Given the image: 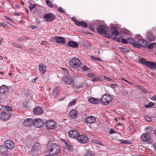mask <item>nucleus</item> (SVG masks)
<instances>
[{
	"label": "nucleus",
	"instance_id": "47",
	"mask_svg": "<svg viewBox=\"0 0 156 156\" xmlns=\"http://www.w3.org/2000/svg\"><path fill=\"white\" fill-rule=\"evenodd\" d=\"M58 11L60 12L64 13L65 12V11H64L62 8L61 7H59L58 9Z\"/></svg>",
	"mask_w": 156,
	"mask_h": 156
},
{
	"label": "nucleus",
	"instance_id": "48",
	"mask_svg": "<svg viewBox=\"0 0 156 156\" xmlns=\"http://www.w3.org/2000/svg\"><path fill=\"white\" fill-rule=\"evenodd\" d=\"M81 22H82V21L80 22V21H78V20H77L75 22V23L76 25L79 26H81Z\"/></svg>",
	"mask_w": 156,
	"mask_h": 156
},
{
	"label": "nucleus",
	"instance_id": "44",
	"mask_svg": "<svg viewBox=\"0 0 156 156\" xmlns=\"http://www.w3.org/2000/svg\"><path fill=\"white\" fill-rule=\"evenodd\" d=\"M81 24V26H82V27H83L86 28L87 27V24L85 23L84 21H82Z\"/></svg>",
	"mask_w": 156,
	"mask_h": 156
},
{
	"label": "nucleus",
	"instance_id": "6",
	"mask_svg": "<svg viewBox=\"0 0 156 156\" xmlns=\"http://www.w3.org/2000/svg\"><path fill=\"white\" fill-rule=\"evenodd\" d=\"M148 43L144 39H139L135 44V47L139 48L140 47H146L147 46Z\"/></svg>",
	"mask_w": 156,
	"mask_h": 156
},
{
	"label": "nucleus",
	"instance_id": "32",
	"mask_svg": "<svg viewBox=\"0 0 156 156\" xmlns=\"http://www.w3.org/2000/svg\"><path fill=\"white\" fill-rule=\"evenodd\" d=\"M156 45V44L155 43H153L150 44L148 46L147 48L149 49H151L153 48Z\"/></svg>",
	"mask_w": 156,
	"mask_h": 156
},
{
	"label": "nucleus",
	"instance_id": "61",
	"mask_svg": "<svg viewBox=\"0 0 156 156\" xmlns=\"http://www.w3.org/2000/svg\"><path fill=\"white\" fill-rule=\"evenodd\" d=\"M94 143L98 144H101V143L98 140H94Z\"/></svg>",
	"mask_w": 156,
	"mask_h": 156
},
{
	"label": "nucleus",
	"instance_id": "59",
	"mask_svg": "<svg viewBox=\"0 0 156 156\" xmlns=\"http://www.w3.org/2000/svg\"><path fill=\"white\" fill-rule=\"evenodd\" d=\"M141 91L145 93H148V91L146 90L145 89L144 87L143 88V89Z\"/></svg>",
	"mask_w": 156,
	"mask_h": 156
},
{
	"label": "nucleus",
	"instance_id": "27",
	"mask_svg": "<svg viewBox=\"0 0 156 156\" xmlns=\"http://www.w3.org/2000/svg\"><path fill=\"white\" fill-rule=\"evenodd\" d=\"M127 40L128 41V43L132 44L133 46L135 47V44H136V42H135V40L133 38L128 37L127 38Z\"/></svg>",
	"mask_w": 156,
	"mask_h": 156
},
{
	"label": "nucleus",
	"instance_id": "51",
	"mask_svg": "<svg viewBox=\"0 0 156 156\" xmlns=\"http://www.w3.org/2000/svg\"><path fill=\"white\" fill-rule=\"evenodd\" d=\"M48 44V42L47 41H43L41 43V45L43 46L45 44Z\"/></svg>",
	"mask_w": 156,
	"mask_h": 156
},
{
	"label": "nucleus",
	"instance_id": "19",
	"mask_svg": "<svg viewBox=\"0 0 156 156\" xmlns=\"http://www.w3.org/2000/svg\"><path fill=\"white\" fill-rule=\"evenodd\" d=\"M39 70L40 73L42 74H44L46 72L47 66L41 63L39 66Z\"/></svg>",
	"mask_w": 156,
	"mask_h": 156
},
{
	"label": "nucleus",
	"instance_id": "11",
	"mask_svg": "<svg viewBox=\"0 0 156 156\" xmlns=\"http://www.w3.org/2000/svg\"><path fill=\"white\" fill-rule=\"evenodd\" d=\"M44 124V122L41 119L36 118L34 120L33 125L37 128H40L43 126Z\"/></svg>",
	"mask_w": 156,
	"mask_h": 156
},
{
	"label": "nucleus",
	"instance_id": "58",
	"mask_svg": "<svg viewBox=\"0 0 156 156\" xmlns=\"http://www.w3.org/2000/svg\"><path fill=\"white\" fill-rule=\"evenodd\" d=\"M116 132L113 130L112 129H111L110 131V133L111 134H114Z\"/></svg>",
	"mask_w": 156,
	"mask_h": 156
},
{
	"label": "nucleus",
	"instance_id": "3",
	"mask_svg": "<svg viewBox=\"0 0 156 156\" xmlns=\"http://www.w3.org/2000/svg\"><path fill=\"white\" fill-rule=\"evenodd\" d=\"M112 98L111 96L106 94L104 95L101 98V102L102 104L107 105L111 102Z\"/></svg>",
	"mask_w": 156,
	"mask_h": 156
},
{
	"label": "nucleus",
	"instance_id": "40",
	"mask_svg": "<svg viewBox=\"0 0 156 156\" xmlns=\"http://www.w3.org/2000/svg\"><path fill=\"white\" fill-rule=\"evenodd\" d=\"M27 39V38L24 37H20L18 38V39L17 40V41L18 42H20L23 41H25Z\"/></svg>",
	"mask_w": 156,
	"mask_h": 156
},
{
	"label": "nucleus",
	"instance_id": "14",
	"mask_svg": "<svg viewBox=\"0 0 156 156\" xmlns=\"http://www.w3.org/2000/svg\"><path fill=\"white\" fill-rule=\"evenodd\" d=\"M151 138V136L149 133H144L141 137V140L142 141L149 142Z\"/></svg>",
	"mask_w": 156,
	"mask_h": 156
},
{
	"label": "nucleus",
	"instance_id": "25",
	"mask_svg": "<svg viewBox=\"0 0 156 156\" xmlns=\"http://www.w3.org/2000/svg\"><path fill=\"white\" fill-rule=\"evenodd\" d=\"M67 44L69 46L74 48H77L79 45L77 43L73 41H69Z\"/></svg>",
	"mask_w": 156,
	"mask_h": 156
},
{
	"label": "nucleus",
	"instance_id": "15",
	"mask_svg": "<svg viewBox=\"0 0 156 156\" xmlns=\"http://www.w3.org/2000/svg\"><path fill=\"white\" fill-rule=\"evenodd\" d=\"M5 145L8 150L9 149H12L14 147V143L10 140H6L5 142Z\"/></svg>",
	"mask_w": 156,
	"mask_h": 156
},
{
	"label": "nucleus",
	"instance_id": "36",
	"mask_svg": "<svg viewBox=\"0 0 156 156\" xmlns=\"http://www.w3.org/2000/svg\"><path fill=\"white\" fill-rule=\"evenodd\" d=\"M36 5L34 4H32V3L30 4V6H29L28 7L30 9V10L32 11L33 9L35 7Z\"/></svg>",
	"mask_w": 156,
	"mask_h": 156
},
{
	"label": "nucleus",
	"instance_id": "24",
	"mask_svg": "<svg viewBox=\"0 0 156 156\" xmlns=\"http://www.w3.org/2000/svg\"><path fill=\"white\" fill-rule=\"evenodd\" d=\"M8 152L7 148L5 146H0V155L5 154Z\"/></svg>",
	"mask_w": 156,
	"mask_h": 156
},
{
	"label": "nucleus",
	"instance_id": "7",
	"mask_svg": "<svg viewBox=\"0 0 156 156\" xmlns=\"http://www.w3.org/2000/svg\"><path fill=\"white\" fill-rule=\"evenodd\" d=\"M111 38L118 42L120 41V35L119 33L118 29H115L112 32L111 35Z\"/></svg>",
	"mask_w": 156,
	"mask_h": 156
},
{
	"label": "nucleus",
	"instance_id": "54",
	"mask_svg": "<svg viewBox=\"0 0 156 156\" xmlns=\"http://www.w3.org/2000/svg\"><path fill=\"white\" fill-rule=\"evenodd\" d=\"M146 121L148 122H150L151 121V119L149 117H147L145 118Z\"/></svg>",
	"mask_w": 156,
	"mask_h": 156
},
{
	"label": "nucleus",
	"instance_id": "29",
	"mask_svg": "<svg viewBox=\"0 0 156 156\" xmlns=\"http://www.w3.org/2000/svg\"><path fill=\"white\" fill-rule=\"evenodd\" d=\"M147 61L144 58H142L139 59V62L142 65L145 64L147 66Z\"/></svg>",
	"mask_w": 156,
	"mask_h": 156
},
{
	"label": "nucleus",
	"instance_id": "31",
	"mask_svg": "<svg viewBox=\"0 0 156 156\" xmlns=\"http://www.w3.org/2000/svg\"><path fill=\"white\" fill-rule=\"evenodd\" d=\"M2 107L5 110L7 111H11L12 108L10 106L3 105Z\"/></svg>",
	"mask_w": 156,
	"mask_h": 156
},
{
	"label": "nucleus",
	"instance_id": "37",
	"mask_svg": "<svg viewBox=\"0 0 156 156\" xmlns=\"http://www.w3.org/2000/svg\"><path fill=\"white\" fill-rule=\"evenodd\" d=\"M66 145L68 150H70V151H72L73 149V147L72 146L70 145L68 143H66Z\"/></svg>",
	"mask_w": 156,
	"mask_h": 156
},
{
	"label": "nucleus",
	"instance_id": "57",
	"mask_svg": "<svg viewBox=\"0 0 156 156\" xmlns=\"http://www.w3.org/2000/svg\"><path fill=\"white\" fill-rule=\"evenodd\" d=\"M111 87H113L114 88H115V87H118L117 85V84H111Z\"/></svg>",
	"mask_w": 156,
	"mask_h": 156
},
{
	"label": "nucleus",
	"instance_id": "60",
	"mask_svg": "<svg viewBox=\"0 0 156 156\" xmlns=\"http://www.w3.org/2000/svg\"><path fill=\"white\" fill-rule=\"evenodd\" d=\"M5 17L8 20L11 21H12V19L11 18H9V17L6 16H5Z\"/></svg>",
	"mask_w": 156,
	"mask_h": 156
},
{
	"label": "nucleus",
	"instance_id": "38",
	"mask_svg": "<svg viewBox=\"0 0 156 156\" xmlns=\"http://www.w3.org/2000/svg\"><path fill=\"white\" fill-rule=\"evenodd\" d=\"M46 4L48 5L51 8L53 7V5L49 0H47L46 1Z\"/></svg>",
	"mask_w": 156,
	"mask_h": 156
},
{
	"label": "nucleus",
	"instance_id": "34",
	"mask_svg": "<svg viewBox=\"0 0 156 156\" xmlns=\"http://www.w3.org/2000/svg\"><path fill=\"white\" fill-rule=\"evenodd\" d=\"M34 149L37 150L40 148V145L38 143L35 144L33 146Z\"/></svg>",
	"mask_w": 156,
	"mask_h": 156
},
{
	"label": "nucleus",
	"instance_id": "22",
	"mask_svg": "<svg viewBox=\"0 0 156 156\" xmlns=\"http://www.w3.org/2000/svg\"><path fill=\"white\" fill-rule=\"evenodd\" d=\"M9 90L8 87L5 85H3L0 87V93L5 94Z\"/></svg>",
	"mask_w": 156,
	"mask_h": 156
},
{
	"label": "nucleus",
	"instance_id": "62",
	"mask_svg": "<svg viewBox=\"0 0 156 156\" xmlns=\"http://www.w3.org/2000/svg\"><path fill=\"white\" fill-rule=\"evenodd\" d=\"M105 34H106V35L105 36V37H106V38H110V36L109 34H107V33Z\"/></svg>",
	"mask_w": 156,
	"mask_h": 156
},
{
	"label": "nucleus",
	"instance_id": "17",
	"mask_svg": "<svg viewBox=\"0 0 156 156\" xmlns=\"http://www.w3.org/2000/svg\"><path fill=\"white\" fill-rule=\"evenodd\" d=\"M78 115L77 112L75 110H72L69 113V116L72 119H74L76 118Z\"/></svg>",
	"mask_w": 156,
	"mask_h": 156
},
{
	"label": "nucleus",
	"instance_id": "63",
	"mask_svg": "<svg viewBox=\"0 0 156 156\" xmlns=\"http://www.w3.org/2000/svg\"><path fill=\"white\" fill-rule=\"evenodd\" d=\"M5 24L3 22L0 23V26H2L3 27H5Z\"/></svg>",
	"mask_w": 156,
	"mask_h": 156
},
{
	"label": "nucleus",
	"instance_id": "23",
	"mask_svg": "<svg viewBox=\"0 0 156 156\" xmlns=\"http://www.w3.org/2000/svg\"><path fill=\"white\" fill-rule=\"evenodd\" d=\"M147 66L151 69H156V63L154 62L148 61Z\"/></svg>",
	"mask_w": 156,
	"mask_h": 156
},
{
	"label": "nucleus",
	"instance_id": "21",
	"mask_svg": "<svg viewBox=\"0 0 156 156\" xmlns=\"http://www.w3.org/2000/svg\"><path fill=\"white\" fill-rule=\"evenodd\" d=\"M33 112L34 114L39 115L43 113V110L41 107H38L34 109Z\"/></svg>",
	"mask_w": 156,
	"mask_h": 156
},
{
	"label": "nucleus",
	"instance_id": "45",
	"mask_svg": "<svg viewBox=\"0 0 156 156\" xmlns=\"http://www.w3.org/2000/svg\"><path fill=\"white\" fill-rule=\"evenodd\" d=\"M12 44L13 45L14 47H16L17 48H20L22 49L23 46H20V45L17 44H15L14 43H12Z\"/></svg>",
	"mask_w": 156,
	"mask_h": 156
},
{
	"label": "nucleus",
	"instance_id": "26",
	"mask_svg": "<svg viewBox=\"0 0 156 156\" xmlns=\"http://www.w3.org/2000/svg\"><path fill=\"white\" fill-rule=\"evenodd\" d=\"M88 101L90 103L96 104H98L99 102V100L92 97L89 99Z\"/></svg>",
	"mask_w": 156,
	"mask_h": 156
},
{
	"label": "nucleus",
	"instance_id": "53",
	"mask_svg": "<svg viewBox=\"0 0 156 156\" xmlns=\"http://www.w3.org/2000/svg\"><path fill=\"white\" fill-rule=\"evenodd\" d=\"M129 144V141L128 140H124L123 142H122V144Z\"/></svg>",
	"mask_w": 156,
	"mask_h": 156
},
{
	"label": "nucleus",
	"instance_id": "2",
	"mask_svg": "<svg viewBox=\"0 0 156 156\" xmlns=\"http://www.w3.org/2000/svg\"><path fill=\"white\" fill-rule=\"evenodd\" d=\"M70 66L73 69H77L80 67L81 65V61L78 58H73L69 62Z\"/></svg>",
	"mask_w": 156,
	"mask_h": 156
},
{
	"label": "nucleus",
	"instance_id": "28",
	"mask_svg": "<svg viewBox=\"0 0 156 156\" xmlns=\"http://www.w3.org/2000/svg\"><path fill=\"white\" fill-rule=\"evenodd\" d=\"M148 39L150 41H153L155 40V37L151 33H149L147 35Z\"/></svg>",
	"mask_w": 156,
	"mask_h": 156
},
{
	"label": "nucleus",
	"instance_id": "12",
	"mask_svg": "<svg viewBox=\"0 0 156 156\" xmlns=\"http://www.w3.org/2000/svg\"><path fill=\"white\" fill-rule=\"evenodd\" d=\"M11 115L9 113L5 111H3L0 113V118L2 120L6 121L9 119Z\"/></svg>",
	"mask_w": 156,
	"mask_h": 156
},
{
	"label": "nucleus",
	"instance_id": "39",
	"mask_svg": "<svg viewBox=\"0 0 156 156\" xmlns=\"http://www.w3.org/2000/svg\"><path fill=\"white\" fill-rule=\"evenodd\" d=\"M121 94L123 96H124L127 94V91L125 90H123L121 92Z\"/></svg>",
	"mask_w": 156,
	"mask_h": 156
},
{
	"label": "nucleus",
	"instance_id": "43",
	"mask_svg": "<svg viewBox=\"0 0 156 156\" xmlns=\"http://www.w3.org/2000/svg\"><path fill=\"white\" fill-rule=\"evenodd\" d=\"M84 156H94V154L91 152H88Z\"/></svg>",
	"mask_w": 156,
	"mask_h": 156
},
{
	"label": "nucleus",
	"instance_id": "30",
	"mask_svg": "<svg viewBox=\"0 0 156 156\" xmlns=\"http://www.w3.org/2000/svg\"><path fill=\"white\" fill-rule=\"evenodd\" d=\"M154 103L153 102H150L148 104L144 105V107L146 108L152 107L154 106Z\"/></svg>",
	"mask_w": 156,
	"mask_h": 156
},
{
	"label": "nucleus",
	"instance_id": "42",
	"mask_svg": "<svg viewBox=\"0 0 156 156\" xmlns=\"http://www.w3.org/2000/svg\"><path fill=\"white\" fill-rule=\"evenodd\" d=\"M128 41L127 40V38L125 39L122 38L121 39V42L122 43L124 44H126L128 43Z\"/></svg>",
	"mask_w": 156,
	"mask_h": 156
},
{
	"label": "nucleus",
	"instance_id": "64",
	"mask_svg": "<svg viewBox=\"0 0 156 156\" xmlns=\"http://www.w3.org/2000/svg\"><path fill=\"white\" fill-rule=\"evenodd\" d=\"M151 99L152 100H155L156 101V96H154L151 98Z\"/></svg>",
	"mask_w": 156,
	"mask_h": 156
},
{
	"label": "nucleus",
	"instance_id": "18",
	"mask_svg": "<svg viewBox=\"0 0 156 156\" xmlns=\"http://www.w3.org/2000/svg\"><path fill=\"white\" fill-rule=\"evenodd\" d=\"M55 41L59 44H63L65 41V39L62 37H56L54 38Z\"/></svg>",
	"mask_w": 156,
	"mask_h": 156
},
{
	"label": "nucleus",
	"instance_id": "13",
	"mask_svg": "<svg viewBox=\"0 0 156 156\" xmlns=\"http://www.w3.org/2000/svg\"><path fill=\"white\" fill-rule=\"evenodd\" d=\"M96 119L95 118L91 115L89 116L87 118H86L84 120L85 122L87 124H91L95 122Z\"/></svg>",
	"mask_w": 156,
	"mask_h": 156
},
{
	"label": "nucleus",
	"instance_id": "56",
	"mask_svg": "<svg viewBox=\"0 0 156 156\" xmlns=\"http://www.w3.org/2000/svg\"><path fill=\"white\" fill-rule=\"evenodd\" d=\"M136 86L137 88L139 89L141 91L143 89V87L142 86H140V85H136Z\"/></svg>",
	"mask_w": 156,
	"mask_h": 156
},
{
	"label": "nucleus",
	"instance_id": "10",
	"mask_svg": "<svg viewBox=\"0 0 156 156\" xmlns=\"http://www.w3.org/2000/svg\"><path fill=\"white\" fill-rule=\"evenodd\" d=\"M88 140L89 138L87 136L82 134H79L76 140L81 144H85L88 142Z\"/></svg>",
	"mask_w": 156,
	"mask_h": 156
},
{
	"label": "nucleus",
	"instance_id": "1",
	"mask_svg": "<svg viewBox=\"0 0 156 156\" xmlns=\"http://www.w3.org/2000/svg\"><path fill=\"white\" fill-rule=\"evenodd\" d=\"M49 151L51 152L52 154L55 155L58 154L60 151L59 146L55 143H52L49 145L48 148Z\"/></svg>",
	"mask_w": 156,
	"mask_h": 156
},
{
	"label": "nucleus",
	"instance_id": "50",
	"mask_svg": "<svg viewBox=\"0 0 156 156\" xmlns=\"http://www.w3.org/2000/svg\"><path fill=\"white\" fill-rule=\"evenodd\" d=\"M120 49L124 53H126L128 51V50L127 48H121Z\"/></svg>",
	"mask_w": 156,
	"mask_h": 156
},
{
	"label": "nucleus",
	"instance_id": "41",
	"mask_svg": "<svg viewBox=\"0 0 156 156\" xmlns=\"http://www.w3.org/2000/svg\"><path fill=\"white\" fill-rule=\"evenodd\" d=\"M147 131L148 133H151L153 130V128L151 126H148L147 127Z\"/></svg>",
	"mask_w": 156,
	"mask_h": 156
},
{
	"label": "nucleus",
	"instance_id": "55",
	"mask_svg": "<svg viewBox=\"0 0 156 156\" xmlns=\"http://www.w3.org/2000/svg\"><path fill=\"white\" fill-rule=\"evenodd\" d=\"M87 76L89 77H92L94 76V75L93 73H89L87 74Z\"/></svg>",
	"mask_w": 156,
	"mask_h": 156
},
{
	"label": "nucleus",
	"instance_id": "4",
	"mask_svg": "<svg viewBox=\"0 0 156 156\" xmlns=\"http://www.w3.org/2000/svg\"><path fill=\"white\" fill-rule=\"evenodd\" d=\"M45 125L48 129H55L57 126V124L55 122L52 120H47L45 122Z\"/></svg>",
	"mask_w": 156,
	"mask_h": 156
},
{
	"label": "nucleus",
	"instance_id": "33",
	"mask_svg": "<svg viewBox=\"0 0 156 156\" xmlns=\"http://www.w3.org/2000/svg\"><path fill=\"white\" fill-rule=\"evenodd\" d=\"M76 101V99H74L73 100L71 101L68 104L69 106H71L74 105Z\"/></svg>",
	"mask_w": 156,
	"mask_h": 156
},
{
	"label": "nucleus",
	"instance_id": "9",
	"mask_svg": "<svg viewBox=\"0 0 156 156\" xmlns=\"http://www.w3.org/2000/svg\"><path fill=\"white\" fill-rule=\"evenodd\" d=\"M44 19L46 22H51L55 19V16L52 13H51L45 14L43 16Z\"/></svg>",
	"mask_w": 156,
	"mask_h": 156
},
{
	"label": "nucleus",
	"instance_id": "52",
	"mask_svg": "<svg viewBox=\"0 0 156 156\" xmlns=\"http://www.w3.org/2000/svg\"><path fill=\"white\" fill-rule=\"evenodd\" d=\"M104 79H105L106 80H107V81H110V80H111L112 81H113V80H112L110 77H106L105 76H104Z\"/></svg>",
	"mask_w": 156,
	"mask_h": 156
},
{
	"label": "nucleus",
	"instance_id": "8",
	"mask_svg": "<svg viewBox=\"0 0 156 156\" xmlns=\"http://www.w3.org/2000/svg\"><path fill=\"white\" fill-rule=\"evenodd\" d=\"M79 134L78 131L75 129L69 131L68 136L70 138L77 140Z\"/></svg>",
	"mask_w": 156,
	"mask_h": 156
},
{
	"label": "nucleus",
	"instance_id": "16",
	"mask_svg": "<svg viewBox=\"0 0 156 156\" xmlns=\"http://www.w3.org/2000/svg\"><path fill=\"white\" fill-rule=\"evenodd\" d=\"M34 120L31 119H25L23 122V124L25 126H31L33 124Z\"/></svg>",
	"mask_w": 156,
	"mask_h": 156
},
{
	"label": "nucleus",
	"instance_id": "49",
	"mask_svg": "<svg viewBox=\"0 0 156 156\" xmlns=\"http://www.w3.org/2000/svg\"><path fill=\"white\" fill-rule=\"evenodd\" d=\"M100 79L98 77H95L92 79V80L93 81H100Z\"/></svg>",
	"mask_w": 156,
	"mask_h": 156
},
{
	"label": "nucleus",
	"instance_id": "35",
	"mask_svg": "<svg viewBox=\"0 0 156 156\" xmlns=\"http://www.w3.org/2000/svg\"><path fill=\"white\" fill-rule=\"evenodd\" d=\"M81 68L82 70H83L84 71H87V70H89V69L87 68V67L86 65L84 66L82 65L81 66Z\"/></svg>",
	"mask_w": 156,
	"mask_h": 156
},
{
	"label": "nucleus",
	"instance_id": "20",
	"mask_svg": "<svg viewBox=\"0 0 156 156\" xmlns=\"http://www.w3.org/2000/svg\"><path fill=\"white\" fill-rule=\"evenodd\" d=\"M63 80L64 82H65L66 84L68 85L73 84L74 83V81L72 78L69 76L65 77L64 78Z\"/></svg>",
	"mask_w": 156,
	"mask_h": 156
},
{
	"label": "nucleus",
	"instance_id": "46",
	"mask_svg": "<svg viewBox=\"0 0 156 156\" xmlns=\"http://www.w3.org/2000/svg\"><path fill=\"white\" fill-rule=\"evenodd\" d=\"M62 71L65 73L66 74L68 75L69 74V72L68 70L65 68H61Z\"/></svg>",
	"mask_w": 156,
	"mask_h": 156
},
{
	"label": "nucleus",
	"instance_id": "5",
	"mask_svg": "<svg viewBox=\"0 0 156 156\" xmlns=\"http://www.w3.org/2000/svg\"><path fill=\"white\" fill-rule=\"evenodd\" d=\"M97 31L99 34L105 35L108 31V28L105 26L101 25L98 27Z\"/></svg>",
	"mask_w": 156,
	"mask_h": 156
}]
</instances>
